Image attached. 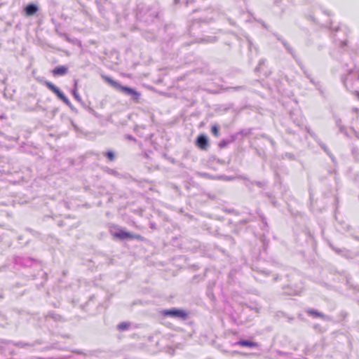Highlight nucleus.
Returning <instances> with one entry per match:
<instances>
[{
	"label": "nucleus",
	"mask_w": 359,
	"mask_h": 359,
	"mask_svg": "<svg viewBox=\"0 0 359 359\" xmlns=\"http://www.w3.org/2000/svg\"><path fill=\"white\" fill-rule=\"evenodd\" d=\"M159 13L158 5L139 4L137 8V17L147 23L152 22Z\"/></svg>",
	"instance_id": "f257e3e1"
},
{
	"label": "nucleus",
	"mask_w": 359,
	"mask_h": 359,
	"mask_svg": "<svg viewBox=\"0 0 359 359\" xmlns=\"http://www.w3.org/2000/svg\"><path fill=\"white\" fill-rule=\"evenodd\" d=\"M342 81L346 88L359 98V68L351 69Z\"/></svg>",
	"instance_id": "f03ea898"
},
{
	"label": "nucleus",
	"mask_w": 359,
	"mask_h": 359,
	"mask_svg": "<svg viewBox=\"0 0 359 359\" xmlns=\"http://www.w3.org/2000/svg\"><path fill=\"white\" fill-rule=\"evenodd\" d=\"M102 77L114 88L122 92L126 95L130 96L133 101L138 102L140 100V93L135 89L128 86H123L107 76H102Z\"/></svg>",
	"instance_id": "7ed1b4c3"
},
{
	"label": "nucleus",
	"mask_w": 359,
	"mask_h": 359,
	"mask_svg": "<svg viewBox=\"0 0 359 359\" xmlns=\"http://www.w3.org/2000/svg\"><path fill=\"white\" fill-rule=\"evenodd\" d=\"M164 316H170L177 319L186 320L188 318V313L184 310L179 309H165L161 311Z\"/></svg>",
	"instance_id": "20e7f679"
},
{
	"label": "nucleus",
	"mask_w": 359,
	"mask_h": 359,
	"mask_svg": "<svg viewBox=\"0 0 359 359\" xmlns=\"http://www.w3.org/2000/svg\"><path fill=\"white\" fill-rule=\"evenodd\" d=\"M194 13H198L200 20L208 22L212 20L217 14V11L212 8H207L205 9L194 10Z\"/></svg>",
	"instance_id": "39448f33"
},
{
	"label": "nucleus",
	"mask_w": 359,
	"mask_h": 359,
	"mask_svg": "<svg viewBox=\"0 0 359 359\" xmlns=\"http://www.w3.org/2000/svg\"><path fill=\"white\" fill-rule=\"evenodd\" d=\"M196 145L203 150H207L208 148V139L205 135H200L196 142Z\"/></svg>",
	"instance_id": "423d86ee"
},
{
	"label": "nucleus",
	"mask_w": 359,
	"mask_h": 359,
	"mask_svg": "<svg viewBox=\"0 0 359 359\" xmlns=\"http://www.w3.org/2000/svg\"><path fill=\"white\" fill-rule=\"evenodd\" d=\"M234 346H248L250 348L258 347L259 344L254 341L248 340H239L233 344Z\"/></svg>",
	"instance_id": "0eeeda50"
},
{
	"label": "nucleus",
	"mask_w": 359,
	"mask_h": 359,
	"mask_svg": "<svg viewBox=\"0 0 359 359\" xmlns=\"http://www.w3.org/2000/svg\"><path fill=\"white\" fill-rule=\"evenodd\" d=\"M67 72L68 68L66 66H57L52 71V73L54 76H64Z\"/></svg>",
	"instance_id": "6e6552de"
},
{
	"label": "nucleus",
	"mask_w": 359,
	"mask_h": 359,
	"mask_svg": "<svg viewBox=\"0 0 359 359\" xmlns=\"http://www.w3.org/2000/svg\"><path fill=\"white\" fill-rule=\"evenodd\" d=\"M114 236L121 240H124V239H127V238L132 239L134 237L133 234H132L129 232L125 231L123 230L118 231V232H116L114 234Z\"/></svg>",
	"instance_id": "1a4fd4ad"
},
{
	"label": "nucleus",
	"mask_w": 359,
	"mask_h": 359,
	"mask_svg": "<svg viewBox=\"0 0 359 359\" xmlns=\"http://www.w3.org/2000/svg\"><path fill=\"white\" fill-rule=\"evenodd\" d=\"M38 9L39 8L36 5L30 4L25 7V11L26 15H32L38 11Z\"/></svg>",
	"instance_id": "9d476101"
},
{
	"label": "nucleus",
	"mask_w": 359,
	"mask_h": 359,
	"mask_svg": "<svg viewBox=\"0 0 359 359\" xmlns=\"http://www.w3.org/2000/svg\"><path fill=\"white\" fill-rule=\"evenodd\" d=\"M306 313L309 315L313 316L314 317H319V318H321L323 319H325L326 318V316L325 315H324L323 313H322L320 312H318V311H316L314 309H308L306 311Z\"/></svg>",
	"instance_id": "9b49d317"
},
{
	"label": "nucleus",
	"mask_w": 359,
	"mask_h": 359,
	"mask_svg": "<svg viewBox=\"0 0 359 359\" xmlns=\"http://www.w3.org/2000/svg\"><path fill=\"white\" fill-rule=\"evenodd\" d=\"M130 323L123 322V323H119L117 325V328L119 331H125V330H127L130 327Z\"/></svg>",
	"instance_id": "f8f14e48"
},
{
	"label": "nucleus",
	"mask_w": 359,
	"mask_h": 359,
	"mask_svg": "<svg viewBox=\"0 0 359 359\" xmlns=\"http://www.w3.org/2000/svg\"><path fill=\"white\" fill-rule=\"evenodd\" d=\"M103 155L106 156L110 161H114L116 157L114 153L111 151L103 152Z\"/></svg>",
	"instance_id": "ddd939ff"
},
{
	"label": "nucleus",
	"mask_w": 359,
	"mask_h": 359,
	"mask_svg": "<svg viewBox=\"0 0 359 359\" xmlns=\"http://www.w3.org/2000/svg\"><path fill=\"white\" fill-rule=\"evenodd\" d=\"M282 43H283V46H285V48L287 49V50L294 58L295 57V54H294V52L293 49L291 48V46L285 41H282Z\"/></svg>",
	"instance_id": "4468645a"
},
{
	"label": "nucleus",
	"mask_w": 359,
	"mask_h": 359,
	"mask_svg": "<svg viewBox=\"0 0 359 359\" xmlns=\"http://www.w3.org/2000/svg\"><path fill=\"white\" fill-rule=\"evenodd\" d=\"M217 40L216 36H208L206 38L201 39V41L205 43H215Z\"/></svg>",
	"instance_id": "2eb2a0df"
},
{
	"label": "nucleus",
	"mask_w": 359,
	"mask_h": 359,
	"mask_svg": "<svg viewBox=\"0 0 359 359\" xmlns=\"http://www.w3.org/2000/svg\"><path fill=\"white\" fill-rule=\"evenodd\" d=\"M352 153L355 157L359 160V144H355L352 149Z\"/></svg>",
	"instance_id": "dca6fc26"
},
{
	"label": "nucleus",
	"mask_w": 359,
	"mask_h": 359,
	"mask_svg": "<svg viewBox=\"0 0 359 359\" xmlns=\"http://www.w3.org/2000/svg\"><path fill=\"white\" fill-rule=\"evenodd\" d=\"M211 132L215 136H219V126L217 125H214L211 128Z\"/></svg>",
	"instance_id": "f3484780"
},
{
	"label": "nucleus",
	"mask_w": 359,
	"mask_h": 359,
	"mask_svg": "<svg viewBox=\"0 0 359 359\" xmlns=\"http://www.w3.org/2000/svg\"><path fill=\"white\" fill-rule=\"evenodd\" d=\"M46 86L52 92H54L57 89V86H55L54 84H53L52 83H50L49 81H46Z\"/></svg>",
	"instance_id": "a211bd4d"
},
{
	"label": "nucleus",
	"mask_w": 359,
	"mask_h": 359,
	"mask_svg": "<svg viewBox=\"0 0 359 359\" xmlns=\"http://www.w3.org/2000/svg\"><path fill=\"white\" fill-rule=\"evenodd\" d=\"M46 86L52 92H54L57 89V86H55L54 84H53L52 83H50L49 81H46Z\"/></svg>",
	"instance_id": "6ab92c4d"
},
{
	"label": "nucleus",
	"mask_w": 359,
	"mask_h": 359,
	"mask_svg": "<svg viewBox=\"0 0 359 359\" xmlns=\"http://www.w3.org/2000/svg\"><path fill=\"white\" fill-rule=\"evenodd\" d=\"M58 97L62 100L66 104H70L69 99L62 93Z\"/></svg>",
	"instance_id": "aec40b11"
},
{
	"label": "nucleus",
	"mask_w": 359,
	"mask_h": 359,
	"mask_svg": "<svg viewBox=\"0 0 359 359\" xmlns=\"http://www.w3.org/2000/svg\"><path fill=\"white\" fill-rule=\"evenodd\" d=\"M97 5L99 9L100 13L103 15L105 14L103 3L97 2Z\"/></svg>",
	"instance_id": "412c9836"
},
{
	"label": "nucleus",
	"mask_w": 359,
	"mask_h": 359,
	"mask_svg": "<svg viewBox=\"0 0 359 359\" xmlns=\"http://www.w3.org/2000/svg\"><path fill=\"white\" fill-rule=\"evenodd\" d=\"M72 94L74 97V98L79 101V102H81V97L79 96V95L77 93V90L76 89V88H74V89L72 90Z\"/></svg>",
	"instance_id": "4be33fe9"
},
{
	"label": "nucleus",
	"mask_w": 359,
	"mask_h": 359,
	"mask_svg": "<svg viewBox=\"0 0 359 359\" xmlns=\"http://www.w3.org/2000/svg\"><path fill=\"white\" fill-rule=\"evenodd\" d=\"M229 142L225 140H222L219 143V147L220 148H224V147H226L228 144H229Z\"/></svg>",
	"instance_id": "5701e85b"
},
{
	"label": "nucleus",
	"mask_w": 359,
	"mask_h": 359,
	"mask_svg": "<svg viewBox=\"0 0 359 359\" xmlns=\"http://www.w3.org/2000/svg\"><path fill=\"white\" fill-rule=\"evenodd\" d=\"M336 124L337 126L339 127V130L341 132H343L344 131V127L343 126L341 125V121L340 119H338L336 121Z\"/></svg>",
	"instance_id": "b1692460"
},
{
	"label": "nucleus",
	"mask_w": 359,
	"mask_h": 359,
	"mask_svg": "<svg viewBox=\"0 0 359 359\" xmlns=\"http://www.w3.org/2000/svg\"><path fill=\"white\" fill-rule=\"evenodd\" d=\"M250 133H251L250 130H242L239 132V134L244 135V136H247V135H250Z\"/></svg>",
	"instance_id": "393cba45"
},
{
	"label": "nucleus",
	"mask_w": 359,
	"mask_h": 359,
	"mask_svg": "<svg viewBox=\"0 0 359 359\" xmlns=\"http://www.w3.org/2000/svg\"><path fill=\"white\" fill-rule=\"evenodd\" d=\"M219 178L226 180V181H230V180H233L234 179V177H228V176L222 175V176L219 177Z\"/></svg>",
	"instance_id": "a878e982"
},
{
	"label": "nucleus",
	"mask_w": 359,
	"mask_h": 359,
	"mask_svg": "<svg viewBox=\"0 0 359 359\" xmlns=\"http://www.w3.org/2000/svg\"><path fill=\"white\" fill-rule=\"evenodd\" d=\"M318 144H319V145L320 146V147H321V148H322V149H323L325 152H327V154H329V151H328V149H327V147L325 146V144H323V142H318Z\"/></svg>",
	"instance_id": "bb28decb"
},
{
	"label": "nucleus",
	"mask_w": 359,
	"mask_h": 359,
	"mask_svg": "<svg viewBox=\"0 0 359 359\" xmlns=\"http://www.w3.org/2000/svg\"><path fill=\"white\" fill-rule=\"evenodd\" d=\"M17 346L19 347H25V346H29L30 345L29 344H23L22 342H18L15 344Z\"/></svg>",
	"instance_id": "cd10ccee"
},
{
	"label": "nucleus",
	"mask_w": 359,
	"mask_h": 359,
	"mask_svg": "<svg viewBox=\"0 0 359 359\" xmlns=\"http://www.w3.org/2000/svg\"><path fill=\"white\" fill-rule=\"evenodd\" d=\"M252 184H256L259 187H262L264 185V182L259 181L253 182Z\"/></svg>",
	"instance_id": "c85d7f7f"
},
{
	"label": "nucleus",
	"mask_w": 359,
	"mask_h": 359,
	"mask_svg": "<svg viewBox=\"0 0 359 359\" xmlns=\"http://www.w3.org/2000/svg\"><path fill=\"white\" fill-rule=\"evenodd\" d=\"M307 132L310 134V135L313 137L314 139H316L317 138V136L316 135L312 132L310 128H307Z\"/></svg>",
	"instance_id": "c756f323"
},
{
	"label": "nucleus",
	"mask_w": 359,
	"mask_h": 359,
	"mask_svg": "<svg viewBox=\"0 0 359 359\" xmlns=\"http://www.w3.org/2000/svg\"><path fill=\"white\" fill-rule=\"evenodd\" d=\"M107 172L111 175H116V173H117L116 170H112V169H108Z\"/></svg>",
	"instance_id": "7c9ffc66"
},
{
	"label": "nucleus",
	"mask_w": 359,
	"mask_h": 359,
	"mask_svg": "<svg viewBox=\"0 0 359 359\" xmlns=\"http://www.w3.org/2000/svg\"><path fill=\"white\" fill-rule=\"evenodd\" d=\"M281 1H282V0H274L273 4H274V5L277 6H280Z\"/></svg>",
	"instance_id": "2f4dec72"
},
{
	"label": "nucleus",
	"mask_w": 359,
	"mask_h": 359,
	"mask_svg": "<svg viewBox=\"0 0 359 359\" xmlns=\"http://www.w3.org/2000/svg\"><path fill=\"white\" fill-rule=\"evenodd\" d=\"M53 93L56 94L57 97L62 93L58 88H57V89Z\"/></svg>",
	"instance_id": "473e14b6"
},
{
	"label": "nucleus",
	"mask_w": 359,
	"mask_h": 359,
	"mask_svg": "<svg viewBox=\"0 0 359 359\" xmlns=\"http://www.w3.org/2000/svg\"><path fill=\"white\" fill-rule=\"evenodd\" d=\"M53 93L56 94L57 97L62 93L58 88H57V89Z\"/></svg>",
	"instance_id": "72a5a7b5"
},
{
	"label": "nucleus",
	"mask_w": 359,
	"mask_h": 359,
	"mask_svg": "<svg viewBox=\"0 0 359 359\" xmlns=\"http://www.w3.org/2000/svg\"><path fill=\"white\" fill-rule=\"evenodd\" d=\"M182 1H185L186 5H187V4H188V1L187 0H182ZM180 1H181V0H174L175 4H179Z\"/></svg>",
	"instance_id": "f704fd0d"
},
{
	"label": "nucleus",
	"mask_w": 359,
	"mask_h": 359,
	"mask_svg": "<svg viewBox=\"0 0 359 359\" xmlns=\"http://www.w3.org/2000/svg\"><path fill=\"white\" fill-rule=\"evenodd\" d=\"M304 74H305V75L306 76V77H307V78L311 81V82L313 83V79L311 77V76H310L309 74H307L306 72H304Z\"/></svg>",
	"instance_id": "c9c22d12"
},
{
	"label": "nucleus",
	"mask_w": 359,
	"mask_h": 359,
	"mask_svg": "<svg viewBox=\"0 0 359 359\" xmlns=\"http://www.w3.org/2000/svg\"><path fill=\"white\" fill-rule=\"evenodd\" d=\"M304 74H305V75L306 76V77H307V78L311 81V82L313 83V79L311 77V76H310L309 74H307L306 72H304Z\"/></svg>",
	"instance_id": "e433bc0d"
},
{
	"label": "nucleus",
	"mask_w": 359,
	"mask_h": 359,
	"mask_svg": "<svg viewBox=\"0 0 359 359\" xmlns=\"http://www.w3.org/2000/svg\"><path fill=\"white\" fill-rule=\"evenodd\" d=\"M263 62H264V61H263V60H262V61H260V62H259L258 67H257L255 68V71H259V67H260L261 65H262V64H263Z\"/></svg>",
	"instance_id": "4c0bfd02"
},
{
	"label": "nucleus",
	"mask_w": 359,
	"mask_h": 359,
	"mask_svg": "<svg viewBox=\"0 0 359 359\" xmlns=\"http://www.w3.org/2000/svg\"><path fill=\"white\" fill-rule=\"evenodd\" d=\"M126 137L130 140H135V139L132 135H127Z\"/></svg>",
	"instance_id": "58836bf2"
},
{
	"label": "nucleus",
	"mask_w": 359,
	"mask_h": 359,
	"mask_svg": "<svg viewBox=\"0 0 359 359\" xmlns=\"http://www.w3.org/2000/svg\"><path fill=\"white\" fill-rule=\"evenodd\" d=\"M72 111H75V108L72 106V104L70 103V104H67Z\"/></svg>",
	"instance_id": "ea45409f"
},
{
	"label": "nucleus",
	"mask_w": 359,
	"mask_h": 359,
	"mask_svg": "<svg viewBox=\"0 0 359 359\" xmlns=\"http://www.w3.org/2000/svg\"><path fill=\"white\" fill-rule=\"evenodd\" d=\"M133 236L134 237L133 238H136V239H140L142 238L141 236H140V235L133 234Z\"/></svg>",
	"instance_id": "a19ab883"
},
{
	"label": "nucleus",
	"mask_w": 359,
	"mask_h": 359,
	"mask_svg": "<svg viewBox=\"0 0 359 359\" xmlns=\"http://www.w3.org/2000/svg\"><path fill=\"white\" fill-rule=\"evenodd\" d=\"M352 111L355 112V114H358L359 111V109L358 108H353Z\"/></svg>",
	"instance_id": "79ce46f5"
},
{
	"label": "nucleus",
	"mask_w": 359,
	"mask_h": 359,
	"mask_svg": "<svg viewBox=\"0 0 359 359\" xmlns=\"http://www.w3.org/2000/svg\"><path fill=\"white\" fill-rule=\"evenodd\" d=\"M234 90H239V89H243V86H237V87H233V88Z\"/></svg>",
	"instance_id": "37998d69"
},
{
	"label": "nucleus",
	"mask_w": 359,
	"mask_h": 359,
	"mask_svg": "<svg viewBox=\"0 0 359 359\" xmlns=\"http://www.w3.org/2000/svg\"><path fill=\"white\" fill-rule=\"evenodd\" d=\"M77 85H78V81L75 80L74 81V88H76V90H77Z\"/></svg>",
	"instance_id": "c03bdc74"
},
{
	"label": "nucleus",
	"mask_w": 359,
	"mask_h": 359,
	"mask_svg": "<svg viewBox=\"0 0 359 359\" xmlns=\"http://www.w3.org/2000/svg\"><path fill=\"white\" fill-rule=\"evenodd\" d=\"M262 222H263V224H264V226L267 225L265 218H264V217L262 218Z\"/></svg>",
	"instance_id": "a18cd8bd"
},
{
	"label": "nucleus",
	"mask_w": 359,
	"mask_h": 359,
	"mask_svg": "<svg viewBox=\"0 0 359 359\" xmlns=\"http://www.w3.org/2000/svg\"><path fill=\"white\" fill-rule=\"evenodd\" d=\"M341 46H345L346 43L344 41V42H341Z\"/></svg>",
	"instance_id": "49530a36"
},
{
	"label": "nucleus",
	"mask_w": 359,
	"mask_h": 359,
	"mask_svg": "<svg viewBox=\"0 0 359 359\" xmlns=\"http://www.w3.org/2000/svg\"><path fill=\"white\" fill-rule=\"evenodd\" d=\"M289 3H292V0H287Z\"/></svg>",
	"instance_id": "de8ad7c7"
}]
</instances>
